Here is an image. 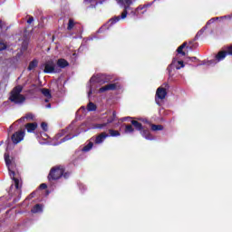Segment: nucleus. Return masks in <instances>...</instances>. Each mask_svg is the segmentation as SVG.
<instances>
[{
    "label": "nucleus",
    "mask_w": 232,
    "mask_h": 232,
    "mask_svg": "<svg viewBox=\"0 0 232 232\" xmlns=\"http://www.w3.org/2000/svg\"><path fill=\"white\" fill-rule=\"evenodd\" d=\"M41 68L42 70L44 68V73H53L55 72V62L48 60L41 65Z\"/></svg>",
    "instance_id": "nucleus-4"
},
{
    "label": "nucleus",
    "mask_w": 232,
    "mask_h": 232,
    "mask_svg": "<svg viewBox=\"0 0 232 232\" xmlns=\"http://www.w3.org/2000/svg\"><path fill=\"white\" fill-rule=\"evenodd\" d=\"M93 148V142L90 141L87 145H85L82 149V151L84 153H88V151H91V150Z\"/></svg>",
    "instance_id": "nucleus-21"
},
{
    "label": "nucleus",
    "mask_w": 232,
    "mask_h": 232,
    "mask_svg": "<svg viewBox=\"0 0 232 232\" xmlns=\"http://www.w3.org/2000/svg\"><path fill=\"white\" fill-rule=\"evenodd\" d=\"M88 95H89V97H90V95H92V90L89 91Z\"/></svg>",
    "instance_id": "nucleus-47"
},
{
    "label": "nucleus",
    "mask_w": 232,
    "mask_h": 232,
    "mask_svg": "<svg viewBox=\"0 0 232 232\" xmlns=\"http://www.w3.org/2000/svg\"><path fill=\"white\" fill-rule=\"evenodd\" d=\"M202 34H204V29H200V30L197 33V34H196L194 40L191 41V42H189V44H188V45L187 46V48H189V50H193V46H195V45L193 44V43H195V41H198V37H200V36L202 35Z\"/></svg>",
    "instance_id": "nucleus-10"
},
{
    "label": "nucleus",
    "mask_w": 232,
    "mask_h": 232,
    "mask_svg": "<svg viewBox=\"0 0 232 232\" xmlns=\"http://www.w3.org/2000/svg\"><path fill=\"white\" fill-rule=\"evenodd\" d=\"M117 90V83H109L99 89V93H104V92H115Z\"/></svg>",
    "instance_id": "nucleus-8"
},
{
    "label": "nucleus",
    "mask_w": 232,
    "mask_h": 232,
    "mask_svg": "<svg viewBox=\"0 0 232 232\" xmlns=\"http://www.w3.org/2000/svg\"><path fill=\"white\" fill-rule=\"evenodd\" d=\"M31 211L33 213H41V211H43V205L41 204H36L32 209Z\"/></svg>",
    "instance_id": "nucleus-23"
},
{
    "label": "nucleus",
    "mask_w": 232,
    "mask_h": 232,
    "mask_svg": "<svg viewBox=\"0 0 232 232\" xmlns=\"http://www.w3.org/2000/svg\"><path fill=\"white\" fill-rule=\"evenodd\" d=\"M177 70H180V68H184V62L178 61V65L176 66Z\"/></svg>",
    "instance_id": "nucleus-35"
},
{
    "label": "nucleus",
    "mask_w": 232,
    "mask_h": 232,
    "mask_svg": "<svg viewBox=\"0 0 232 232\" xmlns=\"http://www.w3.org/2000/svg\"><path fill=\"white\" fill-rule=\"evenodd\" d=\"M23 92V87L18 85L13 89L11 92V95H22L21 92Z\"/></svg>",
    "instance_id": "nucleus-19"
},
{
    "label": "nucleus",
    "mask_w": 232,
    "mask_h": 232,
    "mask_svg": "<svg viewBox=\"0 0 232 232\" xmlns=\"http://www.w3.org/2000/svg\"><path fill=\"white\" fill-rule=\"evenodd\" d=\"M119 5H122V6H126L127 5H132V0H118Z\"/></svg>",
    "instance_id": "nucleus-31"
},
{
    "label": "nucleus",
    "mask_w": 232,
    "mask_h": 232,
    "mask_svg": "<svg viewBox=\"0 0 232 232\" xmlns=\"http://www.w3.org/2000/svg\"><path fill=\"white\" fill-rule=\"evenodd\" d=\"M9 101L14 104H23V102L26 101V97H24L23 94H11Z\"/></svg>",
    "instance_id": "nucleus-5"
},
{
    "label": "nucleus",
    "mask_w": 232,
    "mask_h": 232,
    "mask_svg": "<svg viewBox=\"0 0 232 232\" xmlns=\"http://www.w3.org/2000/svg\"><path fill=\"white\" fill-rule=\"evenodd\" d=\"M24 121H26L25 118L22 117L17 121V122H24Z\"/></svg>",
    "instance_id": "nucleus-45"
},
{
    "label": "nucleus",
    "mask_w": 232,
    "mask_h": 232,
    "mask_svg": "<svg viewBox=\"0 0 232 232\" xmlns=\"http://www.w3.org/2000/svg\"><path fill=\"white\" fill-rule=\"evenodd\" d=\"M106 126H108L107 122L95 124V128H97L98 130H102L106 128Z\"/></svg>",
    "instance_id": "nucleus-33"
},
{
    "label": "nucleus",
    "mask_w": 232,
    "mask_h": 232,
    "mask_svg": "<svg viewBox=\"0 0 232 232\" xmlns=\"http://www.w3.org/2000/svg\"><path fill=\"white\" fill-rule=\"evenodd\" d=\"M135 131V129L133 128V125L131 124H126L125 125V133H133Z\"/></svg>",
    "instance_id": "nucleus-26"
},
{
    "label": "nucleus",
    "mask_w": 232,
    "mask_h": 232,
    "mask_svg": "<svg viewBox=\"0 0 232 232\" xmlns=\"http://www.w3.org/2000/svg\"><path fill=\"white\" fill-rule=\"evenodd\" d=\"M41 92L44 97L47 99H52V92L49 91V89L44 88L41 90Z\"/></svg>",
    "instance_id": "nucleus-25"
},
{
    "label": "nucleus",
    "mask_w": 232,
    "mask_h": 232,
    "mask_svg": "<svg viewBox=\"0 0 232 232\" xmlns=\"http://www.w3.org/2000/svg\"><path fill=\"white\" fill-rule=\"evenodd\" d=\"M72 130V125H69L67 128L62 130L60 132H58L55 136L56 139H61V137H64L65 133H68Z\"/></svg>",
    "instance_id": "nucleus-16"
},
{
    "label": "nucleus",
    "mask_w": 232,
    "mask_h": 232,
    "mask_svg": "<svg viewBox=\"0 0 232 232\" xmlns=\"http://www.w3.org/2000/svg\"><path fill=\"white\" fill-rule=\"evenodd\" d=\"M227 51H220L218 53V54L216 55V59L217 61L220 62V61H224V59H226V56H227Z\"/></svg>",
    "instance_id": "nucleus-15"
},
{
    "label": "nucleus",
    "mask_w": 232,
    "mask_h": 232,
    "mask_svg": "<svg viewBox=\"0 0 232 232\" xmlns=\"http://www.w3.org/2000/svg\"><path fill=\"white\" fill-rule=\"evenodd\" d=\"M108 137H110V135H108V133L102 132L101 134L96 136L94 143L95 144H102L104 142V140H106V139H108Z\"/></svg>",
    "instance_id": "nucleus-9"
},
{
    "label": "nucleus",
    "mask_w": 232,
    "mask_h": 232,
    "mask_svg": "<svg viewBox=\"0 0 232 232\" xmlns=\"http://www.w3.org/2000/svg\"><path fill=\"white\" fill-rule=\"evenodd\" d=\"M48 188V185H46V183H42L40 185V189H46Z\"/></svg>",
    "instance_id": "nucleus-40"
},
{
    "label": "nucleus",
    "mask_w": 232,
    "mask_h": 232,
    "mask_svg": "<svg viewBox=\"0 0 232 232\" xmlns=\"http://www.w3.org/2000/svg\"><path fill=\"white\" fill-rule=\"evenodd\" d=\"M22 48L24 50H26L28 48V42L24 41L23 44H22Z\"/></svg>",
    "instance_id": "nucleus-39"
},
{
    "label": "nucleus",
    "mask_w": 232,
    "mask_h": 232,
    "mask_svg": "<svg viewBox=\"0 0 232 232\" xmlns=\"http://www.w3.org/2000/svg\"><path fill=\"white\" fill-rule=\"evenodd\" d=\"M71 175L72 172L66 171L64 165H56L50 169L47 179L49 182H53L55 180H60L63 177V179H68Z\"/></svg>",
    "instance_id": "nucleus-1"
},
{
    "label": "nucleus",
    "mask_w": 232,
    "mask_h": 232,
    "mask_svg": "<svg viewBox=\"0 0 232 232\" xmlns=\"http://www.w3.org/2000/svg\"><path fill=\"white\" fill-rule=\"evenodd\" d=\"M45 102H48V99L45 100Z\"/></svg>",
    "instance_id": "nucleus-51"
},
{
    "label": "nucleus",
    "mask_w": 232,
    "mask_h": 232,
    "mask_svg": "<svg viewBox=\"0 0 232 232\" xmlns=\"http://www.w3.org/2000/svg\"><path fill=\"white\" fill-rule=\"evenodd\" d=\"M227 53L232 55V44L227 47Z\"/></svg>",
    "instance_id": "nucleus-38"
},
{
    "label": "nucleus",
    "mask_w": 232,
    "mask_h": 232,
    "mask_svg": "<svg viewBox=\"0 0 232 232\" xmlns=\"http://www.w3.org/2000/svg\"><path fill=\"white\" fill-rule=\"evenodd\" d=\"M140 131V135H142L144 139H146L147 140H153L155 139L153 135H151V133L150 132V130L142 129Z\"/></svg>",
    "instance_id": "nucleus-11"
},
{
    "label": "nucleus",
    "mask_w": 232,
    "mask_h": 232,
    "mask_svg": "<svg viewBox=\"0 0 232 232\" xmlns=\"http://www.w3.org/2000/svg\"><path fill=\"white\" fill-rule=\"evenodd\" d=\"M24 119L26 121H34V119H35V116L33 113L29 112L25 114Z\"/></svg>",
    "instance_id": "nucleus-32"
},
{
    "label": "nucleus",
    "mask_w": 232,
    "mask_h": 232,
    "mask_svg": "<svg viewBox=\"0 0 232 232\" xmlns=\"http://www.w3.org/2000/svg\"><path fill=\"white\" fill-rule=\"evenodd\" d=\"M93 79V77L91 78V81Z\"/></svg>",
    "instance_id": "nucleus-52"
},
{
    "label": "nucleus",
    "mask_w": 232,
    "mask_h": 232,
    "mask_svg": "<svg viewBox=\"0 0 232 232\" xmlns=\"http://www.w3.org/2000/svg\"><path fill=\"white\" fill-rule=\"evenodd\" d=\"M37 122H32V123H26L25 124V130L28 133H34L35 130H37Z\"/></svg>",
    "instance_id": "nucleus-12"
},
{
    "label": "nucleus",
    "mask_w": 232,
    "mask_h": 232,
    "mask_svg": "<svg viewBox=\"0 0 232 232\" xmlns=\"http://www.w3.org/2000/svg\"><path fill=\"white\" fill-rule=\"evenodd\" d=\"M47 108H52V104L49 103V104L47 105Z\"/></svg>",
    "instance_id": "nucleus-48"
},
{
    "label": "nucleus",
    "mask_w": 232,
    "mask_h": 232,
    "mask_svg": "<svg viewBox=\"0 0 232 232\" xmlns=\"http://www.w3.org/2000/svg\"><path fill=\"white\" fill-rule=\"evenodd\" d=\"M150 128L152 131H162L164 130V126L156 124H151Z\"/></svg>",
    "instance_id": "nucleus-24"
},
{
    "label": "nucleus",
    "mask_w": 232,
    "mask_h": 232,
    "mask_svg": "<svg viewBox=\"0 0 232 232\" xmlns=\"http://www.w3.org/2000/svg\"><path fill=\"white\" fill-rule=\"evenodd\" d=\"M5 165L9 171V177L14 180L15 189H21V186H19V179L15 178V171L12 170V160L10 159V154L5 153Z\"/></svg>",
    "instance_id": "nucleus-2"
},
{
    "label": "nucleus",
    "mask_w": 232,
    "mask_h": 232,
    "mask_svg": "<svg viewBox=\"0 0 232 232\" xmlns=\"http://www.w3.org/2000/svg\"><path fill=\"white\" fill-rule=\"evenodd\" d=\"M34 23V16H29V19L27 20L28 24H32Z\"/></svg>",
    "instance_id": "nucleus-41"
},
{
    "label": "nucleus",
    "mask_w": 232,
    "mask_h": 232,
    "mask_svg": "<svg viewBox=\"0 0 232 232\" xmlns=\"http://www.w3.org/2000/svg\"><path fill=\"white\" fill-rule=\"evenodd\" d=\"M166 95H168V92L164 87H159L156 91V96L155 101L160 99V101H163V99H166Z\"/></svg>",
    "instance_id": "nucleus-7"
},
{
    "label": "nucleus",
    "mask_w": 232,
    "mask_h": 232,
    "mask_svg": "<svg viewBox=\"0 0 232 232\" xmlns=\"http://www.w3.org/2000/svg\"><path fill=\"white\" fill-rule=\"evenodd\" d=\"M23 139H24V131H23V130L14 132L11 136L12 142L14 144H19V142H21V140H23Z\"/></svg>",
    "instance_id": "nucleus-6"
},
{
    "label": "nucleus",
    "mask_w": 232,
    "mask_h": 232,
    "mask_svg": "<svg viewBox=\"0 0 232 232\" xmlns=\"http://www.w3.org/2000/svg\"><path fill=\"white\" fill-rule=\"evenodd\" d=\"M69 63L68 61H66L65 59L60 58L57 61V66H59V68H66V66H69Z\"/></svg>",
    "instance_id": "nucleus-17"
},
{
    "label": "nucleus",
    "mask_w": 232,
    "mask_h": 232,
    "mask_svg": "<svg viewBox=\"0 0 232 232\" xmlns=\"http://www.w3.org/2000/svg\"><path fill=\"white\" fill-rule=\"evenodd\" d=\"M87 110L88 111H97V105L93 102H89L87 105Z\"/></svg>",
    "instance_id": "nucleus-27"
},
{
    "label": "nucleus",
    "mask_w": 232,
    "mask_h": 232,
    "mask_svg": "<svg viewBox=\"0 0 232 232\" xmlns=\"http://www.w3.org/2000/svg\"><path fill=\"white\" fill-rule=\"evenodd\" d=\"M131 14L132 15H137V11H132Z\"/></svg>",
    "instance_id": "nucleus-46"
},
{
    "label": "nucleus",
    "mask_w": 232,
    "mask_h": 232,
    "mask_svg": "<svg viewBox=\"0 0 232 232\" xmlns=\"http://www.w3.org/2000/svg\"><path fill=\"white\" fill-rule=\"evenodd\" d=\"M172 64H175V60H173Z\"/></svg>",
    "instance_id": "nucleus-50"
},
{
    "label": "nucleus",
    "mask_w": 232,
    "mask_h": 232,
    "mask_svg": "<svg viewBox=\"0 0 232 232\" xmlns=\"http://www.w3.org/2000/svg\"><path fill=\"white\" fill-rule=\"evenodd\" d=\"M186 46H188V43L184 42L179 47H178L177 53H179V55L186 56V52H184Z\"/></svg>",
    "instance_id": "nucleus-18"
},
{
    "label": "nucleus",
    "mask_w": 232,
    "mask_h": 232,
    "mask_svg": "<svg viewBox=\"0 0 232 232\" xmlns=\"http://www.w3.org/2000/svg\"><path fill=\"white\" fill-rule=\"evenodd\" d=\"M115 119H117V112L114 111H112V115L108 117L107 125L111 124V122H114Z\"/></svg>",
    "instance_id": "nucleus-20"
},
{
    "label": "nucleus",
    "mask_w": 232,
    "mask_h": 232,
    "mask_svg": "<svg viewBox=\"0 0 232 232\" xmlns=\"http://www.w3.org/2000/svg\"><path fill=\"white\" fill-rule=\"evenodd\" d=\"M148 6H150L149 5H140L138 6V8L136 9L138 12L140 10H145V8H148Z\"/></svg>",
    "instance_id": "nucleus-37"
},
{
    "label": "nucleus",
    "mask_w": 232,
    "mask_h": 232,
    "mask_svg": "<svg viewBox=\"0 0 232 232\" xmlns=\"http://www.w3.org/2000/svg\"><path fill=\"white\" fill-rule=\"evenodd\" d=\"M130 123L135 128V130L137 131H142V130H144V127L142 126V123H140V122H139L135 120L130 121Z\"/></svg>",
    "instance_id": "nucleus-13"
},
{
    "label": "nucleus",
    "mask_w": 232,
    "mask_h": 232,
    "mask_svg": "<svg viewBox=\"0 0 232 232\" xmlns=\"http://www.w3.org/2000/svg\"><path fill=\"white\" fill-rule=\"evenodd\" d=\"M39 64V61L37 59H34L29 63V65L27 67L28 72H32V70H35Z\"/></svg>",
    "instance_id": "nucleus-14"
},
{
    "label": "nucleus",
    "mask_w": 232,
    "mask_h": 232,
    "mask_svg": "<svg viewBox=\"0 0 232 232\" xmlns=\"http://www.w3.org/2000/svg\"><path fill=\"white\" fill-rule=\"evenodd\" d=\"M41 128H42V130H44V131H48V123H46V122H42L41 123Z\"/></svg>",
    "instance_id": "nucleus-34"
},
{
    "label": "nucleus",
    "mask_w": 232,
    "mask_h": 232,
    "mask_svg": "<svg viewBox=\"0 0 232 232\" xmlns=\"http://www.w3.org/2000/svg\"><path fill=\"white\" fill-rule=\"evenodd\" d=\"M109 134L111 137H121V132L113 129L109 130Z\"/></svg>",
    "instance_id": "nucleus-28"
},
{
    "label": "nucleus",
    "mask_w": 232,
    "mask_h": 232,
    "mask_svg": "<svg viewBox=\"0 0 232 232\" xmlns=\"http://www.w3.org/2000/svg\"><path fill=\"white\" fill-rule=\"evenodd\" d=\"M73 137H77V135H72V134H67L65 137H63L60 142L63 143V142H66V140H72V139H73Z\"/></svg>",
    "instance_id": "nucleus-30"
},
{
    "label": "nucleus",
    "mask_w": 232,
    "mask_h": 232,
    "mask_svg": "<svg viewBox=\"0 0 232 232\" xmlns=\"http://www.w3.org/2000/svg\"><path fill=\"white\" fill-rule=\"evenodd\" d=\"M188 59L192 62L195 63V61L197 60V57L193 56V57H188Z\"/></svg>",
    "instance_id": "nucleus-44"
},
{
    "label": "nucleus",
    "mask_w": 232,
    "mask_h": 232,
    "mask_svg": "<svg viewBox=\"0 0 232 232\" xmlns=\"http://www.w3.org/2000/svg\"><path fill=\"white\" fill-rule=\"evenodd\" d=\"M123 6L124 10L121 13V15L114 16L109 20L108 24H110V26H111V24H115V23H119L121 19H126V17H128V10H130V6H131V5H127Z\"/></svg>",
    "instance_id": "nucleus-3"
},
{
    "label": "nucleus",
    "mask_w": 232,
    "mask_h": 232,
    "mask_svg": "<svg viewBox=\"0 0 232 232\" xmlns=\"http://www.w3.org/2000/svg\"><path fill=\"white\" fill-rule=\"evenodd\" d=\"M3 26H5V23L3 20H0V30H3Z\"/></svg>",
    "instance_id": "nucleus-43"
},
{
    "label": "nucleus",
    "mask_w": 232,
    "mask_h": 232,
    "mask_svg": "<svg viewBox=\"0 0 232 232\" xmlns=\"http://www.w3.org/2000/svg\"><path fill=\"white\" fill-rule=\"evenodd\" d=\"M75 26V21L73 19H69L68 25H67V30L72 31L73 30V27Z\"/></svg>",
    "instance_id": "nucleus-29"
},
{
    "label": "nucleus",
    "mask_w": 232,
    "mask_h": 232,
    "mask_svg": "<svg viewBox=\"0 0 232 232\" xmlns=\"http://www.w3.org/2000/svg\"><path fill=\"white\" fill-rule=\"evenodd\" d=\"M35 195V192H33L32 194H31V197H34Z\"/></svg>",
    "instance_id": "nucleus-49"
},
{
    "label": "nucleus",
    "mask_w": 232,
    "mask_h": 232,
    "mask_svg": "<svg viewBox=\"0 0 232 232\" xmlns=\"http://www.w3.org/2000/svg\"><path fill=\"white\" fill-rule=\"evenodd\" d=\"M6 50V45L3 43V40H0V52Z\"/></svg>",
    "instance_id": "nucleus-36"
},
{
    "label": "nucleus",
    "mask_w": 232,
    "mask_h": 232,
    "mask_svg": "<svg viewBox=\"0 0 232 232\" xmlns=\"http://www.w3.org/2000/svg\"><path fill=\"white\" fill-rule=\"evenodd\" d=\"M111 78L110 76H107L105 74L101 75V80H98V82H102V84H106L109 81H111Z\"/></svg>",
    "instance_id": "nucleus-22"
},
{
    "label": "nucleus",
    "mask_w": 232,
    "mask_h": 232,
    "mask_svg": "<svg viewBox=\"0 0 232 232\" xmlns=\"http://www.w3.org/2000/svg\"><path fill=\"white\" fill-rule=\"evenodd\" d=\"M131 117H124V118H121V122H124V121H131Z\"/></svg>",
    "instance_id": "nucleus-42"
}]
</instances>
